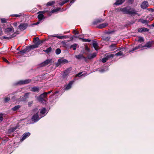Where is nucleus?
<instances>
[{
	"mask_svg": "<svg viewBox=\"0 0 154 154\" xmlns=\"http://www.w3.org/2000/svg\"><path fill=\"white\" fill-rule=\"evenodd\" d=\"M14 32L13 27L11 26L9 27L5 28L4 30V32L5 33L8 35H11V34Z\"/></svg>",
	"mask_w": 154,
	"mask_h": 154,
	"instance_id": "nucleus-4",
	"label": "nucleus"
},
{
	"mask_svg": "<svg viewBox=\"0 0 154 154\" xmlns=\"http://www.w3.org/2000/svg\"><path fill=\"white\" fill-rule=\"evenodd\" d=\"M40 113L41 114L40 115V118H42L45 116L47 113V111L45 108H42L40 111Z\"/></svg>",
	"mask_w": 154,
	"mask_h": 154,
	"instance_id": "nucleus-9",
	"label": "nucleus"
},
{
	"mask_svg": "<svg viewBox=\"0 0 154 154\" xmlns=\"http://www.w3.org/2000/svg\"><path fill=\"white\" fill-rule=\"evenodd\" d=\"M32 101L29 102L28 103V105L29 106H31L32 105Z\"/></svg>",
	"mask_w": 154,
	"mask_h": 154,
	"instance_id": "nucleus-54",
	"label": "nucleus"
},
{
	"mask_svg": "<svg viewBox=\"0 0 154 154\" xmlns=\"http://www.w3.org/2000/svg\"><path fill=\"white\" fill-rule=\"evenodd\" d=\"M120 10L123 12L125 14L131 15L137 14V13L136 10L133 8H131L130 7H127L124 8H121Z\"/></svg>",
	"mask_w": 154,
	"mask_h": 154,
	"instance_id": "nucleus-1",
	"label": "nucleus"
},
{
	"mask_svg": "<svg viewBox=\"0 0 154 154\" xmlns=\"http://www.w3.org/2000/svg\"><path fill=\"white\" fill-rule=\"evenodd\" d=\"M125 1V0H117L116 2L114 4V5H121Z\"/></svg>",
	"mask_w": 154,
	"mask_h": 154,
	"instance_id": "nucleus-24",
	"label": "nucleus"
},
{
	"mask_svg": "<svg viewBox=\"0 0 154 154\" xmlns=\"http://www.w3.org/2000/svg\"><path fill=\"white\" fill-rule=\"evenodd\" d=\"M93 45L96 50L97 51L98 49V45L97 42H94L93 43Z\"/></svg>",
	"mask_w": 154,
	"mask_h": 154,
	"instance_id": "nucleus-27",
	"label": "nucleus"
},
{
	"mask_svg": "<svg viewBox=\"0 0 154 154\" xmlns=\"http://www.w3.org/2000/svg\"><path fill=\"white\" fill-rule=\"evenodd\" d=\"M30 134L29 132H27L26 133H24L23 135V137L21 139V140L22 141L23 140H25L26 137H29Z\"/></svg>",
	"mask_w": 154,
	"mask_h": 154,
	"instance_id": "nucleus-20",
	"label": "nucleus"
},
{
	"mask_svg": "<svg viewBox=\"0 0 154 154\" xmlns=\"http://www.w3.org/2000/svg\"><path fill=\"white\" fill-rule=\"evenodd\" d=\"M123 54V53L121 51H119L118 53H117L115 54V55L117 56H121Z\"/></svg>",
	"mask_w": 154,
	"mask_h": 154,
	"instance_id": "nucleus-43",
	"label": "nucleus"
},
{
	"mask_svg": "<svg viewBox=\"0 0 154 154\" xmlns=\"http://www.w3.org/2000/svg\"><path fill=\"white\" fill-rule=\"evenodd\" d=\"M108 24L107 23H103L100 24L97 26L99 29H102L108 26Z\"/></svg>",
	"mask_w": 154,
	"mask_h": 154,
	"instance_id": "nucleus-16",
	"label": "nucleus"
},
{
	"mask_svg": "<svg viewBox=\"0 0 154 154\" xmlns=\"http://www.w3.org/2000/svg\"><path fill=\"white\" fill-rule=\"evenodd\" d=\"M29 51L32 49L37 48L38 47L37 45L35 44L27 46Z\"/></svg>",
	"mask_w": 154,
	"mask_h": 154,
	"instance_id": "nucleus-26",
	"label": "nucleus"
},
{
	"mask_svg": "<svg viewBox=\"0 0 154 154\" xmlns=\"http://www.w3.org/2000/svg\"><path fill=\"white\" fill-rule=\"evenodd\" d=\"M60 9L59 8H57L56 9H53L51 11V13H53L58 11L60 10Z\"/></svg>",
	"mask_w": 154,
	"mask_h": 154,
	"instance_id": "nucleus-38",
	"label": "nucleus"
},
{
	"mask_svg": "<svg viewBox=\"0 0 154 154\" xmlns=\"http://www.w3.org/2000/svg\"><path fill=\"white\" fill-rule=\"evenodd\" d=\"M29 51L27 46L26 48L25 49H24L23 50L20 51L19 52V53L21 54H23L25 53L27 51Z\"/></svg>",
	"mask_w": 154,
	"mask_h": 154,
	"instance_id": "nucleus-23",
	"label": "nucleus"
},
{
	"mask_svg": "<svg viewBox=\"0 0 154 154\" xmlns=\"http://www.w3.org/2000/svg\"><path fill=\"white\" fill-rule=\"evenodd\" d=\"M107 70V69H106H106H102L100 70H99L100 71V72H103L106 71Z\"/></svg>",
	"mask_w": 154,
	"mask_h": 154,
	"instance_id": "nucleus-49",
	"label": "nucleus"
},
{
	"mask_svg": "<svg viewBox=\"0 0 154 154\" xmlns=\"http://www.w3.org/2000/svg\"><path fill=\"white\" fill-rule=\"evenodd\" d=\"M68 63V61L66 59H65L63 57H62L58 60L56 64V65L57 67H58L61 64H64Z\"/></svg>",
	"mask_w": 154,
	"mask_h": 154,
	"instance_id": "nucleus-5",
	"label": "nucleus"
},
{
	"mask_svg": "<svg viewBox=\"0 0 154 154\" xmlns=\"http://www.w3.org/2000/svg\"><path fill=\"white\" fill-rule=\"evenodd\" d=\"M69 69H66L64 72L63 75V78H65L67 77L69 75Z\"/></svg>",
	"mask_w": 154,
	"mask_h": 154,
	"instance_id": "nucleus-15",
	"label": "nucleus"
},
{
	"mask_svg": "<svg viewBox=\"0 0 154 154\" xmlns=\"http://www.w3.org/2000/svg\"><path fill=\"white\" fill-rule=\"evenodd\" d=\"M143 48V47L141 45H140L137 46L135 47L132 50H130V51H129L130 52H131L132 51H135L137 49L139 48Z\"/></svg>",
	"mask_w": 154,
	"mask_h": 154,
	"instance_id": "nucleus-29",
	"label": "nucleus"
},
{
	"mask_svg": "<svg viewBox=\"0 0 154 154\" xmlns=\"http://www.w3.org/2000/svg\"><path fill=\"white\" fill-rule=\"evenodd\" d=\"M148 6V2L146 1L142 2L140 5L141 8L144 9L147 8Z\"/></svg>",
	"mask_w": 154,
	"mask_h": 154,
	"instance_id": "nucleus-10",
	"label": "nucleus"
},
{
	"mask_svg": "<svg viewBox=\"0 0 154 154\" xmlns=\"http://www.w3.org/2000/svg\"><path fill=\"white\" fill-rule=\"evenodd\" d=\"M129 0V2L131 3H132L134 2V0Z\"/></svg>",
	"mask_w": 154,
	"mask_h": 154,
	"instance_id": "nucleus-63",
	"label": "nucleus"
},
{
	"mask_svg": "<svg viewBox=\"0 0 154 154\" xmlns=\"http://www.w3.org/2000/svg\"><path fill=\"white\" fill-rule=\"evenodd\" d=\"M1 21L2 23H5L6 22L7 20L5 18H4L1 19Z\"/></svg>",
	"mask_w": 154,
	"mask_h": 154,
	"instance_id": "nucleus-48",
	"label": "nucleus"
},
{
	"mask_svg": "<svg viewBox=\"0 0 154 154\" xmlns=\"http://www.w3.org/2000/svg\"><path fill=\"white\" fill-rule=\"evenodd\" d=\"M74 82V81H70L69 83L66 86L65 89V90H68L70 88Z\"/></svg>",
	"mask_w": 154,
	"mask_h": 154,
	"instance_id": "nucleus-14",
	"label": "nucleus"
},
{
	"mask_svg": "<svg viewBox=\"0 0 154 154\" xmlns=\"http://www.w3.org/2000/svg\"><path fill=\"white\" fill-rule=\"evenodd\" d=\"M68 36L67 35H64L63 36H60L59 37V39H63L64 38H67Z\"/></svg>",
	"mask_w": 154,
	"mask_h": 154,
	"instance_id": "nucleus-44",
	"label": "nucleus"
},
{
	"mask_svg": "<svg viewBox=\"0 0 154 154\" xmlns=\"http://www.w3.org/2000/svg\"><path fill=\"white\" fill-rule=\"evenodd\" d=\"M75 0H72V1H71L70 2V3H71V4H72L74 2H75Z\"/></svg>",
	"mask_w": 154,
	"mask_h": 154,
	"instance_id": "nucleus-61",
	"label": "nucleus"
},
{
	"mask_svg": "<svg viewBox=\"0 0 154 154\" xmlns=\"http://www.w3.org/2000/svg\"><path fill=\"white\" fill-rule=\"evenodd\" d=\"M54 3V1L49 2L47 3L46 5L48 6H51L53 5Z\"/></svg>",
	"mask_w": 154,
	"mask_h": 154,
	"instance_id": "nucleus-39",
	"label": "nucleus"
},
{
	"mask_svg": "<svg viewBox=\"0 0 154 154\" xmlns=\"http://www.w3.org/2000/svg\"><path fill=\"white\" fill-rule=\"evenodd\" d=\"M51 47H49L46 50H44L43 51L45 52L47 54H48V53L51 52Z\"/></svg>",
	"mask_w": 154,
	"mask_h": 154,
	"instance_id": "nucleus-31",
	"label": "nucleus"
},
{
	"mask_svg": "<svg viewBox=\"0 0 154 154\" xmlns=\"http://www.w3.org/2000/svg\"><path fill=\"white\" fill-rule=\"evenodd\" d=\"M73 32L75 34H77L79 33V32L75 29L73 30Z\"/></svg>",
	"mask_w": 154,
	"mask_h": 154,
	"instance_id": "nucleus-52",
	"label": "nucleus"
},
{
	"mask_svg": "<svg viewBox=\"0 0 154 154\" xmlns=\"http://www.w3.org/2000/svg\"><path fill=\"white\" fill-rule=\"evenodd\" d=\"M75 58H76L79 59L81 58H83L85 61H86L87 58L84 57L82 54H79L76 55L75 56Z\"/></svg>",
	"mask_w": 154,
	"mask_h": 154,
	"instance_id": "nucleus-21",
	"label": "nucleus"
},
{
	"mask_svg": "<svg viewBox=\"0 0 154 154\" xmlns=\"http://www.w3.org/2000/svg\"><path fill=\"white\" fill-rule=\"evenodd\" d=\"M85 49L88 51H89V48H88L87 47H86V48H85Z\"/></svg>",
	"mask_w": 154,
	"mask_h": 154,
	"instance_id": "nucleus-64",
	"label": "nucleus"
},
{
	"mask_svg": "<svg viewBox=\"0 0 154 154\" xmlns=\"http://www.w3.org/2000/svg\"><path fill=\"white\" fill-rule=\"evenodd\" d=\"M47 95L46 92H44L41 94L38 97V100L41 103H46V101L45 99L47 98Z\"/></svg>",
	"mask_w": 154,
	"mask_h": 154,
	"instance_id": "nucleus-3",
	"label": "nucleus"
},
{
	"mask_svg": "<svg viewBox=\"0 0 154 154\" xmlns=\"http://www.w3.org/2000/svg\"><path fill=\"white\" fill-rule=\"evenodd\" d=\"M138 38L139 39L138 40V42L141 43L142 42H144V39L143 37H142L141 36H139Z\"/></svg>",
	"mask_w": 154,
	"mask_h": 154,
	"instance_id": "nucleus-36",
	"label": "nucleus"
},
{
	"mask_svg": "<svg viewBox=\"0 0 154 154\" xmlns=\"http://www.w3.org/2000/svg\"><path fill=\"white\" fill-rule=\"evenodd\" d=\"M2 31L1 27H0V35H2Z\"/></svg>",
	"mask_w": 154,
	"mask_h": 154,
	"instance_id": "nucleus-55",
	"label": "nucleus"
},
{
	"mask_svg": "<svg viewBox=\"0 0 154 154\" xmlns=\"http://www.w3.org/2000/svg\"><path fill=\"white\" fill-rule=\"evenodd\" d=\"M19 126L18 125H17L15 126H14L12 128H11L8 130V131L9 133H11L14 132V131L17 129L18 128Z\"/></svg>",
	"mask_w": 154,
	"mask_h": 154,
	"instance_id": "nucleus-17",
	"label": "nucleus"
},
{
	"mask_svg": "<svg viewBox=\"0 0 154 154\" xmlns=\"http://www.w3.org/2000/svg\"><path fill=\"white\" fill-rule=\"evenodd\" d=\"M103 20L102 19H101L100 20H97V22H103Z\"/></svg>",
	"mask_w": 154,
	"mask_h": 154,
	"instance_id": "nucleus-60",
	"label": "nucleus"
},
{
	"mask_svg": "<svg viewBox=\"0 0 154 154\" xmlns=\"http://www.w3.org/2000/svg\"><path fill=\"white\" fill-rule=\"evenodd\" d=\"M51 92H52V91H48V92H46L47 95L48 94L50 93Z\"/></svg>",
	"mask_w": 154,
	"mask_h": 154,
	"instance_id": "nucleus-62",
	"label": "nucleus"
},
{
	"mask_svg": "<svg viewBox=\"0 0 154 154\" xmlns=\"http://www.w3.org/2000/svg\"><path fill=\"white\" fill-rule=\"evenodd\" d=\"M108 60L107 59V58H106V57H105L103 58L102 59V60H101V61L103 63H104L105 62H106V61Z\"/></svg>",
	"mask_w": 154,
	"mask_h": 154,
	"instance_id": "nucleus-45",
	"label": "nucleus"
},
{
	"mask_svg": "<svg viewBox=\"0 0 154 154\" xmlns=\"http://www.w3.org/2000/svg\"><path fill=\"white\" fill-rule=\"evenodd\" d=\"M20 107V105H17L15 106L12 109V110L14 111H15L18 109Z\"/></svg>",
	"mask_w": 154,
	"mask_h": 154,
	"instance_id": "nucleus-33",
	"label": "nucleus"
},
{
	"mask_svg": "<svg viewBox=\"0 0 154 154\" xmlns=\"http://www.w3.org/2000/svg\"><path fill=\"white\" fill-rule=\"evenodd\" d=\"M40 23V22L39 21H38L35 23H33V25H38V24H39Z\"/></svg>",
	"mask_w": 154,
	"mask_h": 154,
	"instance_id": "nucleus-57",
	"label": "nucleus"
},
{
	"mask_svg": "<svg viewBox=\"0 0 154 154\" xmlns=\"http://www.w3.org/2000/svg\"><path fill=\"white\" fill-rule=\"evenodd\" d=\"M41 43V42L40 41H38L37 42L36 44V45H37L38 46Z\"/></svg>",
	"mask_w": 154,
	"mask_h": 154,
	"instance_id": "nucleus-58",
	"label": "nucleus"
},
{
	"mask_svg": "<svg viewBox=\"0 0 154 154\" xmlns=\"http://www.w3.org/2000/svg\"><path fill=\"white\" fill-rule=\"evenodd\" d=\"M140 22L143 24H147L148 23V21L146 20L141 19L140 20Z\"/></svg>",
	"mask_w": 154,
	"mask_h": 154,
	"instance_id": "nucleus-35",
	"label": "nucleus"
},
{
	"mask_svg": "<svg viewBox=\"0 0 154 154\" xmlns=\"http://www.w3.org/2000/svg\"><path fill=\"white\" fill-rule=\"evenodd\" d=\"M39 90V88L38 87H34L31 88V91L33 92H38Z\"/></svg>",
	"mask_w": 154,
	"mask_h": 154,
	"instance_id": "nucleus-25",
	"label": "nucleus"
},
{
	"mask_svg": "<svg viewBox=\"0 0 154 154\" xmlns=\"http://www.w3.org/2000/svg\"><path fill=\"white\" fill-rule=\"evenodd\" d=\"M149 29L143 27L139 28L137 31L138 32H148L149 31Z\"/></svg>",
	"mask_w": 154,
	"mask_h": 154,
	"instance_id": "nucleus-18",
	"label": "nucleus"
},
{
	"mask_svg": "<svg viewBox=\"0 0 154 154\" xmlns=\"http://www.w3.org/2000/svg\"><path fill=\"white\" fill-rule=\"evenodd\" d=\"M30 94V92H28L25 93L23 96L20 97L19 101H25L27 99L29 98Z\"/></svg>",
	"mask_w": 154,
	"mask_h": 154,
	"instance_id": "nucleus-6",
	"label": "nucleus"
},
{
	"mask_svg": "<svg viewBox=\"0 0 154 154\" xmlns=\"http://www.w3.org/2000/svg\"><path fill=\"white\" fill-rule=\"evenodd\" d=\"M16 36L15 33H13L11 35H9V36H3L2 38L4 39L9 40L12 38Z\"/></svg>",
	"mask_w": 154,
	"mask_h": 154,
	"instance_id": "nucleus-12",
	"label": "nucleus"
},
{
	"mask_svg": "<svg viewBox=\"0 0 154 154\" xmlns=\"http://www.w3.org/2000/svg\"><path fill=\"white\" fill-rule=\"evenodd\" d=\"M152 44H154V41H149L146 43L145 45L142 46L143 48L147 47L148 48H151Z\"/></svg>",
	"mask_w": 154,
	"mask_h": 154,
	"instance_id": "nucleus-11",
	"label": "nucleus"
},
{
	"mask_svg": "<svg viewBox=\"0 0 154 154\" xmlns=\"http://www.w3.org/2000/svg\"><path fill=\"white\" fill-rule=\"evenodd\" d=\"M96 56V54L95 53H94L92 54L88 55L87 57L88 59H91L94 57Z\"/></svg>",
	"mask_w": 154,
	"mask_h": 154,
	"instance_id": "nucleus-28",
	"label": "nucleus"
},
{
	"mask_svg": "<svg viewBox=\"0 0 154 154\" xmlns=\"http://www.w3.org/2000/svg\"><path fill=\"white\" fill-rule=\"evenodd\" d=\"M21 14H14L12 15L11 16H15L16 17H20V16H21Z\"/></svg>",
	"mask_w": 154,
	"mask_h": 154,
	"instance_id": "nucleus-51",
	"label": "nucleus"
},
{
	"mask_svg": "<svg viewBox=\"0 0 154 154\" xmlns=\"http://www.w3.org/2000/svg\"><path fill=\"white\" fill-rule=\"evenodd\" d=\"M28 26V25L26 23H21L18 26L19 29L21 31L25 29Z\"/></svg>",
	"mask_w": 154,
	"mask_h": 154,
	"instance_id": "nucleus-8",
	"label": "nucleus"
},
{
	"mask_svg": "<svg viewBox=\"0 0 154 154\" xmlns=\"http://www.w3.org/2000/svg\"><path fill=\"white\" fill-rule=\"evenodd\" d=\"M3 60L4 61H5V62H6L7 63H8V61L6 59H5V58H3Z\"/></svg>",
	"mask_w": 154,
	"mask_h": 154,
	"instance_id": "nucleus-56",
	"label": "nucleus"
},
{
	"mask_svg": "<svg viewBox=\"0 0 154 154\" xmlns=\"http://www.w3.org/2000/svg\"><path fill=\"white\" fill-rule=\"evenodd\" d=\"M3 120L2 115V113H0V122H1Z\"/></svg>",
	"mask_w": 154,
	"mask_h": 154,
	"instance_id": "nucleus-50",
	"label": "nucleus"
},
{
	"mask_svg": "<svg viewBox=\"0 0 154 154\" xmlns=\"http://www.w3.org/2000/svg\"><path fill=\"white\" fill-rule=\"evenodd\" d=\"M69 1V0H64L62 2H61L59 4L61 6H62L64 4L68 2Z\"/></svg>",
	"mask_w": 154,
	"mask_h": 154,
	"instance_id": "nucleus-37",
	"label": "nucleus"
},
{
	"mask_svg": "<svg viewBox=\"0 0 154 154\" xmlns=\"http://www.w3.org/2000/svg\"><path fill=\"white\" fill-rule=\"evenodd\" d=\"M34 39L36 41H38L39 40V38L38 37L34 38Z\"/></svg>",
	"mask_w": 154,
	"mask_h": 154,
	"instance_id": "nucleus-59",
	"label": "nucleus"
},
{
	"mask_svg": "<svg viewBox=\"0 0 154 154\" xmlns=\"http://www.w3.org/2000/svg\"><path fill=\"white\" fill-rule=\"evenodd\" d=\"M82 72H80L78 73L76 75V77L78 76L79 77H80L84 75H87V73H85V74H82Z\"/></svg>",
	"mask_w": 154,
	"mask_h": 154,
	"instance_id": "nucleus-32",
	"label": "nucleus"
},
{
	"mask_svg": "<svg viewBox=\"0 0 154 154\" xmlns=\"http://www.w3.org/2000/svg\"><path fill=\"white\" fill-rule=\"evenodd\" d=\"M44 15L42 14H39L38 15V18L39 21L41 20L44 18Z\"/></svg>",
	"mask_w": 154,
	"mask_h": 154,
	"instance_id": "nucleus-30",
	"label": "nucleus"
},
{
	"mask_svg": "<svg viewBox=\"0 0 154 154\" xmlns=\"http://www.w3.org/2000/svg\"><path fill=\"white\" fill-rule=\"evenodd\" d=\"M77 46H79L78 44L74 43L73 45H71L69 48H72L73 50H76Z\"/></svg>",
	"mask_w": 154,
	"mask_h": 154,
	"instance_id": "nucleus-22",
	"label": "nucleus"
},
{
	"mask_svg": "<svg viewBox=\"0 0 154 154\" xmlns=\"http://www.w3.org/2000/svg\"><path fill=\"white\" fill-rule=\"evenodd\" d=\"M110 38L109 36H107V37L104 36L103 37V39L104 40H106V41H109L110 39Z\"/></svg>",
	"mask_w": 154,
	"mask_h": 154,
	"instance_id": "nucleus-42",
	"label": "nucleus"
},
{
	"mask_svg": "<svg viewBox=\"0 0 154 154\" xmlns=\"http://www.w3.org/2000/svg\"><path fill=\"white\" fill-rule=\"evenodd\" d=\"M109 48L111 51H114L117 48L116 44H113L109 46Z\"/></svg>",
	"mask_w": 154,
	"mask_h": 154,
	"instance_id": "nucleus-19",
	"label": "nucleus"
},
{
	"mask_svg": "<svg viewBox=\"0 0 154 154\" xmlns=\"http://www.w3.org/2000/svg\"><path fill=\"white\" fill-rule=\"evenodd\" d=\"M61 52V50L59 48H57L55 52L57 54H60Z\"/></svg>",
	"mask_w": 154,
	"mask_h": 154,
	"instance_id": "nucleus-41",
	"label": "nucleus"
},
{
	"mask_svg": "<svg viewBox=\"0 0 154 154\" xmlns=\"http://www.w3.org/2000/svg\"><path fill=\"white\" fill-rule=\"evenodd\" d=\"M33 113L34 114L32 116V122H37L41 118L40 117H39L38 116V112L39 111L37 108L35 109L32 110Z\"/></svg>",
	"mask_w": 154,
	"mask_h": 154,
	"instance_id": "nucleus-2",
	"label": "nucleus"
},
{
	"mask_svg": "<svg viewBox=\"0 0 154 154\" xmlns=\"http://www.w3.org/2000/svg\"><path fill=\"white\" fill-rule=\"evenodd\" d=\"M50 36L56 37H57V38H59L58 37H60V36H59L57 35H50Z\"/></svg>",
	"mask_w": 154,
	"mask_h": 154,
	"instance_id": "nucleus-53",
	"label": "nucleus"
},
{
	"mask_svg": "<svg viewBox=\"0 0 154 154\" xmlns=\"http://www.w3.org/2000/svg\"><path fill=\"white\" fill-rule=\"evenodd\" d=\"M51 60L50 59H47L44 62L42 63L41 64V66H45L51 62Z\"/></svg>",
	"mask_w": 154,
	"mask_h": 154,
	"instance_id": "nucleus-13",
	"label": "nucleus"
},
{
	"mask_svg": "<svg viewBox=\"0 0 154 154\" xmlns=\"http://www.w3.org/2000/svg\"><path fill=\"white\" fill-rule=\"evenodd\" d=\"M82 41L83 42H90L91 41V40L88 39H86L84 38H82Z\"/></svg>",
	"mask_w": 154,
	"mask_h": 154,
	"instance_id": "nucleus-46",
	"label": "nucleus"
},
{
	"mask_svg": "<svg viewBox=\"0 0 154 154\" xmlns=\"http://www.w3.org/2000/svg\"><path fill=\"white\" fill-rule=\"evenodd\" d=\"M11 95H8L7 97H6L5 98V102H7L10 100Z\"/></svg>",
	"mask_w": 154,
	"mask_h": 154,
	"instance_id": "nucleus-40",
	"label": "nucleus"
},
{
	"mask_svg": "<svg viewBox=\"0 0 154 154\" xmlns=\"http://www.w3.org/2000/svg\"><path fill=\"white\" fill-rule=\"evenodd\" d=\"M31 80L29 79H27L24 80H22L19 81L17 83V85H23L26 84L30 82Z\"/></svg>",
	"mask_w": 154,
	"mask_h": 154,
	"instance_id": "nucleus-7",
	"label": "nucleus"
},
{
	"mask_svg": "<svg viewBox=\"0 0 154 154\" xmlns=\"http://www.w3.org/2000/svg\"><path fill=\"white\" fill-rule=\"evenodd\" d=\"M114 56V54H108L106 56V58H107L108 60L110 58H113Z\"/></svg>",
	"mask_w": 154,
	"mask_h": 154,
	"instance_id": "nucleus-34",
	"label": "nucleus"
},
{
	"mask_svg": "<svg viewBox=\"0 0 154 154\" xmlns=\"http://www.w3.org/2000/svg\"><path fill=\"white\" fill-rule=\"evenodd\" d=\"M20 22H15L13 24V26L15 27H17L18 25V23H19Z\"/></svg>",
	"mask_w": 154,
	"mask_h": 154,
	"instance_id": "nucleus-47",
	"label": "nucleus"
}]
</instances>
